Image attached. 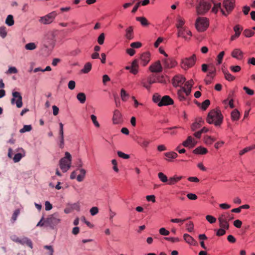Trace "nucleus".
I'll return each instance as SVG.
<instances>
[{"mask_svg":"<svg viewBox=\"0 0 255 255\" xmlns=\"http://www.w3.org/2000/svg\"><path fill=\"white\" fill-rule=\"evenodd\" d=\"M32 129V127L31 125H24L23 127L20 129L19 132L20 133H24L27 131H30Z\"/></svg>","mask_w":255,"mask_h":255,"instance_id":"47","label":"nucleus"},{"mask_svg":"<svg viewBox=\"0 0 255 255\" xmlns=\"http://www.w3.org/2000/svg\"><path fill=\"white\" fill-rule=\"evenodd\" d=\"M216 72V68L214 65H211L209 67V72L207 76L208 77H211L213 78Z\"/></svg>","mask_w":255,"mask_h":255,"instance_id":"35","label":"nucleus"},{"mask_svg":"<svg viewBox=\"0 0 255 255\" xmlns=\"http://www.w3.org/2000/svg\"><path fill=\"white\" fill-rule=\"evenodd\" d=\"M193 152L195 154L203 155L206 154L208 152V150L206 148L200 146L193 150Z\"/></svg>","mask_w":255,"mask_h":255,"instance_id":"26","label":"nucleus"},{"mask_svg":"<svg viewBox=\"0 0 255 255\" xmlns=\"http://www.w3.org/2000/svg\"><path fill=\"white\" fill-rule=\"evenodd\" d=\"M196 62V56L195 54H193L190 57L182 58L180 62V66L182 69L187 70L193 67Z\"/></svg>","mask_w":255,"mask_h":255,"instance_id":"4","label":"nucleus"},{"mask_svg":"<svg viewBox=\"0 0 255 255\" xmlns=\"http://www.w3.org/2000/svg\"><path fill=\"white\" fill-rule=\"evenodd\" d=\"M226 230H227L223 228H220L217 230L216 235L218 236H222L226 234Z\"/></svg>","mask_w":255,"mask_h":255,"instance_id":"59","label":"nucleus"},{"mask_svg":"<svg viewBox=\"0 0 255 255\" xmlns=\"http://www.w3.org/2000/svg\"><path fill=\"white\" fill-rule=\"evenodd\" d=\"M158 82L157 78L154 75L149 76L147 79H143L141 81V85L146 89L150 88L151 85Z\"/></svg>","mask_w":255,"mask_h":255,"instance_id":"10","label":"nucleus"},{"mask_svg":"<svg viewBox=\"0 0 255 255\" xmlns=\"http://www.w3.org/2000/svg\"><path fill=\"white\" fill-rule=\"evenodd\" d=\"M112 122L114 125L121 124L123 122L122 115L119 110H115L113 112Z\"/></svg>","mask_w":255,"mask_h":255,"instance_id":"15","label":"nucleus"},{"mask_svg":"<svg viewBox=\"0 0 255 255\" xmlns=\"http://www.w3.org/2000/svg\"><path fill=\"white\" fill-rule=\"evenodd\" d=\"M228 215L225 212L222 213L218 217V221L220 228H223L228 230L229 229V222L227 218Z\"/></svg>","mask_w":255,"mask_h":255,"instance_id":"11","label":"nucleus"},{"mask_svg":"<svg viewBox=\"0 0 255 255\" xmlns=\"http://www.w3.org/2000/svg\"><path fill=\"white\" fill-rule=\"evenodd\" d=\"M182 178V176L174 175L168 179L167 184L169 185H174L181 180Z\"/></svg>","mask_w":255,"mask_h":255,"instance_id":"24","label":"nucleus"},{"mask_svg":"<svg viewBox=\"0 0 255 255\" xmlns=\"http://www.w3.org/2000/svg\"><path fill=\"white\" fill-rule=\"evenodd\" d=\"M91 119L96 127L99 128L100 127V124L97 120V117L96 116L94 115H92L91 116Z\"/></svg>","mask_w":255,"mask_h":255,"instance_id":"55","label":"nucleus"},{"mask_svg":"<svg viewBox=\"0 0 255 255\" xmlns=\"http://www.w3.org/2000/svg\"><path fill=\"white\" fill-rule=\"evenodd\" d=\"M181 127H170L166 128L167 130H169L170 131L169 132L168 131H165L164 132L165 133H170L172 135H176L177 133V129Z\"/></svg>","mask_w":255,"mask_h":255,"instance_id":"34","label":"nucleus"},{"mask_svg":"<svg viewBox=\"0 0 255 255\" xmlns=\"http://www.w3.org/2000/svg\"><path fill=\"white\" fill-rule=\"evenodd\" d=\"M20 152L19 153H16L13 158L14 162H17L19 161L21 159L25 156V151L22 148L20 149Z\"/></svg>","mask_w":255,"mask_h":255,"instance_id":"27","label":"nucleus"},{"mask_svg":"<svg viewBox=\"0 0 255 255\" xmlns=\"http://www.w3.org/2000/svg\"><path fill=\"white\" fill-rule=\"evenodd\" d=\"M71 206V208L72 210H76L77 211H79L80 210V206L79 203H75L73 204H70Z\"/></svg>","mask_w":255,"mask_h":255,"instance_id":"54","label":"nucleus"},{"mask_svg":"<svg viewBox=\"0 0 255 255\" xmlns=\"http://www.w3.org/2000/svg\"><path fill=\"white\" fill-rule=\"evenodd\" d=\"M185 77L180 74L175 75L172 79V84L174 87H183V85L186 82Z\"/></svg>","mask_w":255,"mask_h":255,"instance_id":"13","label":"nucleus"},{"mask_svg":"<svg viewBox=\"0 0 255 255\" xmlns=\"http://www.w3.org/2000/svg\"><path fill=\"white\" fill-rule=\"evenodd\" d=\"M48 39H50L52 41L54 40L55 37V34L54 31H50L48 32L46 35Z\"/></svg>","mask_w":255,"mask_h":255,"instance_id":"64","label":"nucleus"},{"mask_svg":"<svg viewBox=\"0 0 255 255\" xmlns=\"http://www.w3.org/2000/svg\"><path fill=\"white\" fill-rule=\"evenodd\" d=\"M224 75L226 79L229 81H232L235 79V77L228 72H225Z\"/></svg>","mask_w":255,"mask_h":255,"instance_id":"48","label":"nucleus"},{"mask_svg":"<svg viewBox=\"0 0 255 255\" xmlns=\"http://www.w3.org/2000/svg\"><path fill=\"white\" fill-rule=\"evenodd\" d=\"M183 238L185 241L190 245L195 246L196 244L194 239L188 234H184Z\"/></svg>","mask_w":255,"mask_h":255,"instance_id":"25","label":"nucleus"},{"mask_svg":"<svg viewBox=\"0 0 255 255\" xmlns=\"http://www.w3.org/2000/svg\"><path fill=\"white\" fill-rule=\"evenodd\" d=\"M162 62L163 66L166 69H171L176 67L177 65V62L173 58H167L162 59Z\"/></svg>","mask_w":255,"mask_h":255,"instance_id":"14","label":"nucleus"},{"mask_svg":"<svg viewBox=\"0 0 255 255\" xmlns=\"http://www.w3.org/2000/svg\"><path fill=\"white\" fill-rule=\"evenodd\" d=\"M211 3L207 0H201L197 6V11L198 14H203L207 12L211 8Z\"/></svg>","mask_w":255,"mask_h":255,"instance_id":"8","label":"nucleus"},{"mask_svg":"<svg viewBox=\"0 0 255 255\" xmlns=\"http://www.w3.org/2000/svg\"><path fill=\"white\" fill-rule=\"evenodd\" d=\"M206 121L209 124H213L216 127H220L223 122V116L220 110L213 109L208 113Z\"/></svg>","mask_w":255,"mask_h":255,"instance_id":"1","label":"nucleus"},{"mask_svg":"<svg viewBox=\"0 0 255 255\" xmlns=\"http://www.w3.org/2000/svg\"><path fill=\"white\" fill-rule=\"evenodd\" d=\"M164 155L166 157L165 160L168 162H171L173 159L178 157L177 153L174 151L165 152Z\"/></svg>","mask_w":255,"mask_h":255,"instance_id":"23","label":"nucleus"},{"mask_svg":"<svg viewBox=\"0 0 255 255\" xmlns=\"http://www.w3.org/2000/svg\"><path fill=\"white\" fill-rule=\"evenodd\" d=\"M92 68V65L90 62L85 64L84 68L82 69V72L83 73H88L90 71Z\"/></svg>","mask_w":255,"mask_h":255,"instance_id":"39","label":"nucleus"},{"mask_svg":"<svg viewBox=\"0 0 255 255\" xmlns=\"http://www.w3.org/2000/svg\"><path fill=\"white\" fill-rule=\"evenodd\" d=\"M203 123L204 121L202 119H199L196 120V121L192 124L191 126V129L193 131H195L199 128L202 126Z\"/></svg>","mask_w":255,"mask_h":255,"instance_id":"28","label":"nucleus"},{"mask_svg":"<svg viewBox=\"0 0 255 255\" xmlns=\"http://www.w3.org/2000/svg\"><path fill=\"white\" fill-rule=\"evenodd\" d=\"M139 139H140V141H137V143L143 148H145V147H147L149 143H150V141L147 140V139H145L144 138H143L142 137H139Z\"/></svg>","mask_w":255,"mask_h":255,"instance_id":"32","label":"nucleus"},{"mask_svg":"<svg viewBox=\"0 0 255 255\" xmlns=\"http://www.w3.org/2000/svg\"><path fill=\"white\" fill-rule=\"evenodd\" d=\"M194 82L193 80H190L185 83V85L182 87L178 91V96L180 100L185 99V96L184 93L185 94L186 96H189L191 92L192 88L193 87Z\"/></svg>","mask_w":255,"mask_h":255,"instance_id":"2","label":"nucleus"},{"mask_svg":"<svg viewBox=\"0 0 255 255\" xmlns=\"http://www.w3.org/2000/svg\"><path fill=\"white\" fill-rule=\"evenodd\" d=\"M126 37L128 40H131L133 38V28L131 26L128 27L126 30Z\"/></svg>","mask_w":255,"mask_h":255,"instance_id":"31","label":"nucleus"},{"mask_svg":"<svg viewBox=\"0 0 255 255\" xmlns=\"http://www.w3.org/2000/svg\"><path fill=\"white\" fill-rule=\"evenodd\" d=\"M231 117L233 121H237L240 118V113L238 110L235 109L231 112Z\"/></svg>","mask_w":255,"mask_h":255,"instance_id":"29","label":"nucleus"},{"mask_svg":"<svg viewBox=\"0 0 255 255\" xmlns=\"http://www.w3.org/2000/svg\"><path fill=\"white\" fill-rule=\"evenodd\" d=\"M177 35L178 37H181L185 41H189L191 40L192 33L190 29L186 26L177 29Z\"/></svg>","mask_w":255,"mask_h":255,"instance_id":"6","label":"nucleus"},{"mask_svg":"<svg viewBox=\"0 0 255 255\" xmlns=\"http://www.w3.org/2000/svg\"><path fill=\"white\" fill-rule=\"evenodd\" d=\"M164 38L162 37H159L154 43V46L155 48L158 47L160 43L163 41Z\"/></svg>","mask_w":255,"mask_h":255,"instance_id":"61","label":"nucleus"},{"mask_svg":"<svg viewBox=\"0 0 255 255\" xmlns=\"http://www.w3.org/2000/svg\"><path fill=\"white\" fill-rule=\"evenodd\" d=\"M204 140L206 144L211 145L216 140V138L211 136L206 135L204 137Z\"/></svg>","mask_w":255,"mask_h":255,"instance_id":"36","label":"nucleus"},{"mask_svg":"<svg viewBox=\"0 0 255 255\" xmlns=\"http://www.w3.org/2000/svg\"><path fill=\"white\" fill-rule=\"evenodd\" d=\"M255 148V145H252L250 146L244 148L243 150H241L240 151L239 154L240 155H243L245 153H246L248 151H250L251 150L254 149Z\"/></svg>","mask_w":255,"mask_h":255,"instance_id":"42","label":"nucleus"},{"mask_svg":"<svg viewBox=\"0 0 255 255\" xmlns=\"http://www.w3.org/2000/svg\"><path fill=\"white\" fill-rule=\"evenodd\" d=\"M20 214V210L19 209H16L12 215V217H11V221L12 223H14L15 221L17 219V218L18 217V216Z\"/></svg>","mask_w":255,"mask_h":255,"instance_id":"45","label":"nucleus"},{"mask_svg":"<svg viewBox=\"0 0 255 255\" xmlns=\"http://www.w3.org/2000/svg\"><path fill=\"white\" fill-rule=\"evenodd\" d=\"M99 209L97 207H93L90 210V213L92 216H94L98 214Z\"/></svg>","mask_w":255,"mask_h":255,"instance_id":"63","label":"nucleus"},{"mask_svg":"<svg viewBox=\"0 0 255 255\" xmlns=\"http://www.w3.org/2000/svg\"><path fill=\"white\" fill-rule=\"evenodd\" d=\"M159 233L162 236H168L170 234L169 231L166 230L165 228H160L159 230Z\"/></svg>","mask_w":255,"mask_h":255,"instance_id":"57","label":"nucleus"},{"mask_svg":"<svg viewBox=\"0 0 255 255\" xmlns=\"http://www.w3.org/2000/svg\"><path fill=\"white\" fill-rule=\"evenodd\" d=\"M164 239L172 243H177L180 241V239L178 237H165Z\"/></svg>","mask_w":255,"mask_h":255,"instance_id":"46","label":"nucleus"},{"mask_svg":"<svg viewBox=\"0 0 255 255\" xmlns=\"http://www.w3.org/2000/svg\"><path fill=\"white\" fill-rule=\"evenodd\" d=\"M78 170H79L80 174H79L76 177V179L78 182H81V181H83V180L85 178L86 171L85 169H84L83 168H80V169H79Z\"/></svg>","mask_w":255,"mask_h":255,"instance_id":"30","label":"nucleus"},{"mask_svg":"<svg viewBox=\"0 0 255 255\" xmlns=\"http://www.w3.org/2000/svg\"><path fill=\"white\" fill-rule=\"evenodd\" d=\"M7 35V32L6 30V28L4 26L0 27V36L2 38H4Z\"/></svg>","mask_w":255,"mask_h":255,"instance_id":"53","label":"nucleus"},{"mask_svg":"<svg viewBox=\"0 0 255 255\" xmlns=\"http://www.w3.org/2000/svg\"><path fill=\"white\" fill-rule=\"evenodd\" d=\"M158 177L160 180L163 183H167L168 178L167 176L162 172H159L158 174Z\"/></svg>","mask_w":255,"mask_h":255,"instance_id":"40","label":"nucleus"},{"mask_svg":"<svg viewBox=\"0 0 255 255\" xmlns=\"http://www.w3.org/2000/svg\"><path fill=\"white\" fill-rule=\"evenodd\" d=\"M185 23L186 20L183 17L180 15L177 16L175 20V26L177 29L186 27Z\"/></svg>","mask_w":255,"mask_h":255,"instance_id":"21","label":"nucleus"},{"mask_svg":"<svg viewBox=\"0 0 255 255\" xmlns=\"http://www.w3.org/2000/svg\"><path fill=\"white\" fill-rule=\"evenodd\" d=\"M225 55V52L222 51L218 55L217 57V65H220L222 63L223 59Z\"/></svg>","mask_w":255,"mask_h":255,"instance_id":"43","label":"nucleus"},{"mask_svg":"<svg viewBox=\"0 0 255 255\" xmlns=\"http://www.w3.org/2000/svg\"><path fill=\"white\" fill-rule=\"evenodd\" d=\"M17 70L15 67H9L7 71H6V74H16L17 73Z\"/></svg>","mask_w":255,"mask_h":255,"instance_id":"51","label":"nucleus"},{"mask_svg":"<svg viewBox=\"0 0 255 255\" xmlns=\"http://www.w3.org/2000/svg\"><path fill=\"white\" fill-rule=\"evenodd\" d=\"M117 154L120 157L123 159H127L129 158V155L126 154L121 151H118L117 152Z\"/></svg>","mask_w":255,"mask_h":255,"instance_id":"56","label":"nucleus"},{"mask_svg":"<svg viewBox=\"0 0 255 255\" xmlns=\"http://www.w3.org/2000/svg\"><path fill=\"white\" fill-rule=\"evenodd\" d=\"M209 25V20L205 17H198L196 21L195 25L198 31L203 32L205 31Z\"/></svg>","mask_w":255,"mask_h":255,"instance_id":"5","label":"nucleus"},{"mask_svg":"<svg viewBox=\"0 0 255 255\" xmlns=\"http://www.w3.org/2000/svg\"><path fill=\"white\" fill-rule=\"evenodd\" d=\"M243 30V28L240 25H236L234 27V30L235 32V33H239V34H241V31Z\"/></svg>","mask_w":255,"mask_h":255,"instance_id":"62","label":"nucleus"},{"mask_svg":"<svg viewBox=\"0 0 255 255\" xmlns=\"http://www.w3.org/2000/svg\"><path fill=\"white\" fill-rule=\"evenodd\" d=\"M163 68L160 61H157L149 67V70L152 72L159 73L162 71Z\"/></svg>","mask_w":255,"mask_h":255,"instance_id":"20","label":"nucleus"},{"mask_svg":"<svg viewBox=\"0 0 255 255\" xmlns=\"http://www.w3.org/2000/svg\"><path fill=\"white\" fill-rule=\"evenodd\" d=\"M57 15V12L55 11H53L43 16L40 17L39 21L42 24H48L54 21Z\"/></svg>","mask_w":255,"mask_h":255,"instance_id":"9","label":"nucleus"},{"mask_svg":"<svg viewBox=\"0 0 255 255\" xmlns=\"http://www.w3.org/2000/svg\"><path fill=\"white\" fill-rule=\"evenodd\" d=\"M140 64L143 66H146L150 60V54L149 52L142 53L140 57Z\"/></svg>","mask_w":255,"mask_h":255,"instance_id":"18","label":"nucleus"},{"mask_svg":"<svg viewBox=\"0 0 255 255\" xmlns=\"http://www.w3.org/2000/svg\"><path fill=\"white\" fill-rule=\"evenodd\" d=\"M77 99L82 104H83L86 101V96L83 93H79L77 95Z\"/></svg>","mask_w":255,"mask_h":255,"instance_id":"38","label":"nucleus"},{"mask_svg":"<svg viewBox=\"0 0 255 255\" xmlns=\"http://www.w3.org/2000/svg\"><path fill=\"white\" fill-rule=\"evenodd\" d=\"M60 222L58 214L55 213L49 215L45 220V225L53 229Z\"/></svg>","mask_w":255,"mask_h":255,"instance_id":"7","label":"nucleus"},{"mask_svg":"<svg viewBox=\"0 0 255 255\" xmlns=\"http://www.w3.org/2000/svg\"><path fill=\"white\" fill-rule=\"evenodd\" d=\"M197 141L192 136H188L185 141H184L182 145L185 147H189V148H193L196 144Z\"/></svg>","mask_w":255,"mask_h":255,"instance_id":"16","label":"nucleus"},{"mask_svg":"<svg viewBox=\"0 0 255 255\" xmlns=\"http://www.w3.org/2000/svg\"><path fill=\"white\" fill-rule=\"evenodd\" d=\"M104 40H105V34L104 33H102L99 36L98 39H97V41L99 44L102 45L104 42Z\"/></svg>","mask_w":255,"mask_h":255,"instance_id":"58","label":"nucleus"},{"mask_svg":"<svg viewBox=\"0 0 255 255\" xmlns=\"http://www.w3.org/2000/svg\"><path fill=\"white\" fill-rule=\"evenodd\" d=\"M120 95L122 101L125 102H127L129 97V94L124 89H121Z\"/></svg>","mask_w":255,"mask_h":255,"instance_id":"33","label":"nucleus"},{"mask_svg":"<svg viewBox=\"0 0 255 255\" xmlns=\"http://www.w3.org/2000/svg\"><path fill=\"white\" fill-rule=\"evenodd\" d=\"M232 56L238 60H241L244 58V53L239 48L234 49L231 53Z\"/></svg>","mask_w":255,"mask_h":255,"instance_id":"22","label":"nucleus"},{"mask_svg":"<svg viewBox=\"0 0 255 255\" xmlns=\"http://www.w3.org/2000/svg\"><path fill=\"white\" fill-rule=\"evenodd\" d=\"M255 32L252 30L246 29L244 31L243 34L246 37H251L255 34Z\"/></svg>","mask_w":255,"mask_h":255,"instance_id":"44","label":"nucleus"},{"mask_svg":"<svg viewBox=\"0 0 255 255\" xmlns=\"http://www.w3.org/2000/svg\"><path fill=\"white\" fill-rule=\"evenodd\" d=\"M5 23L8 26H12L14 24L13 17L12 15H8L5 20Z\"/></svg>","mask_w":255,"mask_h":255,"instance_id":"41","label":"nucleus"},{"mask_svg":"<svg viewBox=\"0 0 255 255\" xmlns=\"http://www.w3.org/2000/svg\"><path fill=\"white\" fill-rule=\"evenodd\" d=\"M206 219L210 223V224H214L215 223L217 219L214 217V216L212 215H207L206 216Z\"/></svg>","mask_w":255,"mask_h":255,"instance_id":"52","label":"nucleus"},{"mask_svg":"<svg viewBox=\"0 0 255 255\" xmlns=\"http://www.w3.org/2000/svg\"><path fill=\"white\" fill-rule=\"evenodd\" d=\"M173 100L169 96H163L160 102L158 103V106L161 107L163 106L171 105L173 104Z\"/></svg>","mask_w":255,"mask_h":255,"instance_id":"19","label":"nucleus"},{"mask_svg":"<svg viewBox=\"0 0 255 255\" xmlns=\"http://www.w3.org/2000/svg\"><path fill=\"white\" fill-rule=\"evenodd\" d=\"M186 230L189 232H192L194 230V224L191 221L189 222L186 224Z\"/></svg>","mask_w":255,"mask_h":255,"instance_id":"50","label":"nucleus"},{"mask_svg":"<svg viewBox=\"0 0 255 255\" xmlns=\"http://www.w3.org/2000/svg\"><path fill=\"white\" fill-rule=\"evenodd\" d=\"M36 46L34 43L30 42L25 45V48L26 50H32L36 48Z\"/></svg>","mask_w":255,"mask_h":255,"instance_id":"49","label":"nucleus"},{"mask_svg":"<svg viewBox=\"0 0 255 255\" xmlns=\"http://www.w3.org/2000/svg\"><path fill=\"white\" fill-rule=\"evenodd\" d=\"M210 104V101L209 100H206L202 104L201 108L203 110H206Z\"/></svg>","mask_w":255,"mask_h":255,"instance_id":"60","label":"nucleus"},{"mask_svg":"<svg viewBox=\"0 0 255 255\" xmlns=\"http://www.w3.org/2000/svg\"><path fill=\"white\" fill-rule=\"evenodd\" d=\"M136 20L140 22L141 25L143 26H146L148 24V22L147 19L144 17H136Z\"/></svg>","mask_w":255,"mask_h":255,"instance_id":"37","label":"nucleus"},{"mask_svg":"<svg viewBox=\"0 0 255 255\" xmlns=\"http://www.w3.org/2000/svg\"><path fill=\"white\" fill-rule=\"evenodd\" d=\"M13 241L22 245H27L30 249H32L33 248L32 241L27 237H23L21 239L16 237L15 239H13Z\"/></svg>","mask_w":255,"mask_h":255,"instance_id":"17","label":"nucleus"},{"mask_svg":"<svg viewBox=\"0 0 255 255\" xmlns=\"http://www.w3.org/2000/svg\"><path fill=\"white\" fill-rule=\"evenodd\" d=\"M72 157L68 152L65 153V156L59 161V166L63 172H67L71 167Z\"/></svg>","mask_w":255,"mask_h":255,"instance_id":"3","label":"nucleus"},{"mask_svg":"<svg viewBox=\"0 0 255 255\" xmlns=\"http://www.w3.org/2000/svg\"><path fill=\"white\" fill-rule=\"evenodd\" d=\"M13 98L11 100V104H16L17 108H20L22 106V97L19 92H13L12 93Z\"/></svg>","mask_w":255,"mask_h":255,"instance_id":"12","label":"nucleus"}]
</instances>
